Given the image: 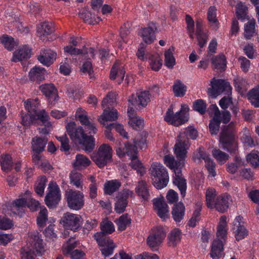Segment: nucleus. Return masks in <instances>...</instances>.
Here are the masks:
<instances>
[{"label": "nucleus", "mask_w": 259, "mask_h": 259, "mask_svg": "<svg viewBox=\"0 0 259 259\" xmlns=\"http://www.w3.org/2000/svg\"><path fill=\"white\" fill-rule=\"evenodd\" d=\"M39 105L38 99H29L24 103L25 109L27 112L37 116V109Z\"/></svg>", "instance_id": "32"}, {"label": "nucleus", "mask_w": 259, "mask_h": 259, "mask_svg": "<svg viewBox=\"0 0 259 259\" xmlns=\"http://www.w3.org/2000/svg\"><path fill=\"white\" fill-rule=\"evenodd\" d=\"M27 201L25 198H20L15 200L12 203V210L16 211L22 212L23 208L27 206Z\"/></svg>", "instance_id": "49"}, {"label": "nucleus", "mask_w": 259, "mask_h": 259, "mask_svg": "<svg viewBox=\"0 0 259 259\" xmlns=\"http://www.w3.org/2000/svg\"><path fill=\"white\" fill-rule=\"evenodd\" d=\"M181 107V110L175 114L172 109L169 108L164 117L165 121L174 126H179L187 121L189 117L186 113L189 111V108L185 105H182Z\"/></svg>", "instance_id": "6"}, {"label": "nucleus", "mask_w": 259, "mask_h": 259, "mask_svg": "<svg viewBox=\"0 0 259 259\" xmlns=\"http://www.w3.org/2000/svg\"><path fill=\"white\" fill-rule=\"evenodd\" d=\"M121 186V183L117 180L109 181L104 184V193L106 194L111 195L117 191Z\"/></svg>", "instance_id": "30"}, {"label": "nucleus", "mask_w": 259, "mask_h": 259, "mask_svg": "<svg viewBox=\"0 0 259 259\" xmlns=\"http://www.w3.org/2000/svg\"><path fill=\"white\" fill-rule=\"evenodd\" d=\"M213 156L221 164L225 163L229 158V155L220 149H214L212 151Z\"/></svg>", "instance_id": "48"}, {"label": "nucleus", "mask_w": 259, "mask_h": 259, "mask_svg": "<svg viewBox=\"0 0 259 259\" xmlns=\"http://www.w3.org/2000/svg\"><path fill=\"white\" fill-rule=\"evenodd\" d=\"M188 136L192 140L196 139L198 137L197 130L193 127H189L177 137V143L174 149L176 157L180 160L186 158L187 150L190 145Z\"/></svg>", "instance_id": "3"}, {"label": "nucleus", "mask_w": 259, "mask_h": 259, "mask_svg": "<svg viewBox=\"0 0 259 259\" xmlns=\"http://www.w3.org/2000/svg\"><path fill=\"white\" fill-rule=\"evenodd\" d=\"M193 109L201 114H203L206 112V104L202 99L195 101L193 103Z\"/></svg>", "instance_id": "56"}, {"label": "nucleus", "mask_w": 259, "mask_h": 259, "mask_svg": "<svg viewBox=\"0 0 259 259\" xmlns=\"http://www.w3.org/2000/svg\"><path fill=\"white\" fill-rule=\"evenodd\" d=\"M11 158V156L9 154L1 155L0 161L3 170L8 171L12 169L13 162Z\"/></svg>", "instance_id": "44"}, {"label": "nucleus", "mask_w": 259, "mask_h": 259, "mask_svg": "<svg viewBox=\"0 0 259 259\" xmlns=\"http://www.w3.org/2000/svg\"><path fill=\"white\" fill-rule=\"evenodd\" d=\"M45 68L35 66L29 73V78L31 81H35L39 84L40 81L45 79Z\"/></svg>", "instance_id": "24"}, {"label": "nucleus", "mask_w": 259, "mask_h": 259, "mask_svg": "<svg viewBox=\"0 0 259 259\" xmlns=\"http://www.w3.org/2000/svg\"><path fill=\"white\" fill-rule=\"evenodd\" d=\"M91 161L85 155L78 154L72 163L73 167L75 169L80 170L85 168L90 165Z\"/></svg>", "instance_id": "26"}, {"label": "nucleus", "mask_w": 259, "mask_h": 259, "mask_svg": "<svg viewBox=\"0 0 259 259\" xmlns=\"http://www.w3.org/2000/svg\"><path fill=\"white\" fill-rule=\"evenodd\" d=\"M137 97L139 101L138 105H141L143 107H145L150 101L149 91L142 92L139 94L137 93Z\"/></svg>", "instance_id": "52"}, {"label": "nucleus", "mask_w": 259, "mask_h": 259, "mask_svg": "<svg viewBox=\"0 0 259 259\" xmlns=\"http://www.w3.org/2000/svg\"><path fill=\"white\" fill-rule=\"evenodd\" d=\"M137 149L138 147L135 143L132 144L127 141L124 143V147L122 149L120 147L117 148L116 149L117 155L120 157H122L125 154L129 155L132 160H136L137 159Z\"/></svg>", "instance_id": "15"}, {"label": "nucleus", "mask_w": 259, "mask_h": 259, "mask_svg": "<svg viewBox=\"0 0 259 259\" xmlns=\"http://www.w3.org/2000/svg\"><path fill=\"white\" fill-rule=\"evenodd\" d=\"M48 189L49 192L45 199V203L49 208H55L61 200L59 188L56 183L51 182L49 184Z\"/></svg>", "instance_id": "9"}, {"label": "nucleus", "mask_w": 259, "mask_h": 259, "mask_svg": "<svg viewBox=\"0 0 259 259\" xmlns=\"http://www.w3.org/2000/svg\"><path fill=\"white\" fill-rule=\"evenodd\" d=\"M29 236L31 239V244L32 248L35 249L37 254L41 255L44 246L42 239L40 238L39 233L37 231L30 232Z\"/></svg>", "instance_id": "21"}, {"label": "nucleus", "mask_w": 259, "mask_h": 259, "mask_svg": "<svg viewBox=\"0 0 259 259\" xmlns=\"http://www.w3.org/2000/svg\"><path fill=\"white\" fill-rule=\"evenodd\" d=\"M66 132L70 140L76 145H81L88 153L92 152L95 147V140L93 136L88 135L82 126H76L75 122L71 121L66 125Z\"/></svg>", "instance_id": "1"}, {"label": "nucleus", "mask_w": 259, "mask_h": 259, "mask_svg": "<svg viewBox=\"0 0 259 259\" xmlns=\"http://www.w3.org/2000/svg\"><path fill=\"white\" fill-rule=\"evenodd\" d=\"M57 140L61 143L60 149L62 151L67 152L70 149V146L69 145V139L66 134L62 136L57 137Z\"/></svg>", "instance_id": "63"}, {"label": "nucleus", "mask_w": 259, "mask_h": 259, "mask_svg": "<svg viewBox=\"0 0 259 259\" xmlns=\"http://www.w3.org/2000/svg\"><path fill=\"white\" fill-rule=\"evenodd\" d=\"M166 236V233L163 228L158 227L153 229L147 238L148 245L151 248L159 246Z\"/></svg>", "instance_id": "11"}, {"label": "nucleus", "mask_w": 259, "mask_h": 259, "mask_svg": "<svg viewBox=\"0 0 259 259\" xmlns=\"http://www.w3.org/2000/svg\"><path fill=\"white\" fill-rule=\"evenodd\" d=\"M212 63L214 68L218 70H224L226 66V58L224 55L218 56L212 58Z\"/></svg>", "instance_id": "42"}, {"label": "nucleus", "mask_w": 259, "mask_h": 259, "mask_svg": "<svg viewBox=\"0 0 259 259\" xmlns=\"http://www.w3.org/2000/svg\"><path fill=\"white\" fill-rule=\"evenodd\" d=\"M216 191L214 189L209 188L205 193L206 204L210 209L214 208V204L217 199Z\"/></svg>", "instance_id": "34"}, {"label": "nucleus", "mask_w": 259, "mask_h": 259, "mask_svg": "<svg viewBox=\"0 0 259 259\" xmlns=\"http://www.w3.org/2000/svg\"><path fill=\"white\" fill-rule=\"evenodd\" d=\"M224 244L222 241L215 239L212 243L210 252V257L212 259H220L223 256Z\"/></svg>", "instance_id": "20"}, {"label": "nucleus", "mask_w": 259, "mask_h": 259, "mask_svg": "<svg viewBox=\"0 0 259 259\" xmlns=\"http://www.w3.org/2000/svg\"><path fill=\"white\" fill-rule=\"evenodd\" d=\"M185 206L182 202L174 204L171 210L172 218L176 222H180L184 218Z\"/></svg>", "instance_id": "22"}, {"label": "nucleus", "mask_w": 259, "mask_h": 259, "mask_svg": "<svg viewBox=\"0 0 259 259\" xmlns=\"http://www.w3.org/2000/svg\"><path fill=\"white\" fill-rule=\"evenodd\" d=\"M132 162L130 164L131 167L136 169L138 174L140 175L141 176H143L145 172L146 169L145 167L143 165L141 161L139 160H132Z\"/></svg>", "instance_id": "59"}, {"label": "nucleus", "mask_w": 259, "mask_h": 259, "mask_svg": "<svg viewBox=\"0 0 259 259\" xmlns=\"http://www.w3.org/2000/svg\"><path fill=\"white\" fill-rule=\"evenodd\" d=\"M151 175L154 177L153 184L158 189L165 187L168 182L169 177L166 169L160 163H155L150 168Z\"/></svg>", "instance_id": "4"}, {"label": "nucleus", "mask_w": 259, "mask_h": 259, "mask_svg": "<svg viewBox=\"0 0 259 259\" xmlns=\"http://www.w3.org/2000/svg\"><path fill=\"white\" fill-rule=\"evenodd\" d=\"M154 209L157 211V215L162 220H165L169 217V210L167 204L164 198L155 199L153 201Z\"/></svg>", "instance_id": "16"}, {"label": "nucleus", "mask_w": 259, "mask_h": 259, "mask_svg": "<svg viewBox=\"0 0 259 259\" xmlns=\"http://www.w3.org/2000/svg\"><path fill=\"white\" fill-rule=\"evenodd\" d=\"M231 199L230 195L219 196L217 197L214 204V208L221 213L225 212L229 207V200Z\"/></svg>", "instance_id": "23"}, {"label": "nucleus", "mask_w": 259, "mask_h": 259, "mask_svg": "<svg viewBox=\"0 0 259 259\" xmlns=\"http://www.w3.org/2000/svg\"><path fill=\"white\" fill-rule=\"evenodd\" d=\"M237 230L235 232V238L237 241L244 238L247 235L248 231L243 225L237 226Z\"/></svg>", "instance_id": "64"}, {"label": "nucleus", "mask_w": 259, "mask_h": 259, "mask_svg": "<svg viewBox=\"0 0 259 259\" xmlns=\"http://www.w3.org/2000/svg\"><path fill=\"white\" fill-rule=\"evenodd\" d=\"M186 88V86L180 80H177L172 87L173 92L177 97H183L185 94Z\"/></svg>", "instance_id": "45"}, {"label": "nucleus", "mask_w": 259, "mask_h": 259, "mask_svg": "<svg viewBox=\"0 0 259 259\" xmlns=\"http://www.w3.org/2000/svg\"><path fill=\"white\" fill-rule=\"evenodd\" d=\"M255 20L253 19L247 22L244 26V37L250 39L255 33Z\"/></svg>", "instance_id": "43"}, {"label": "nucleus", "mask_w": 259, "mask_h": 259, "mask_svg": "<svg viewBox=\"0 0 259 259\" xmlns=\"http://www.w3.org/2000/svg\"><path fill=\"white\" fill-rule=\"evenodd\" d=\"M236 133V123L232 121L222 126L219 135V142L222 148L231 153H235L238 149Z\"/></svg>", "instance_id": "2"}, {"label": "nucleus", "mask_w": 259, "mask_h": 259, "mask_svg": "<svg viewBox=\"0 0 259 259\" xmlns=\"http://www.w3.org/2000/svg\"><path fill=\"white\" fill-rule=\"evenodd\" d=\"M70 183L78 188L81 186L82 175L80 173L72 171L70 174Z\"/></svg>", "instance_id": "55"}, {"label": "nucleus", "mask_w": 259, "mask_h": 259, "mask_svg": "<svg viewBox=\"0 0 259 259\" xmlns=\"http://www.w3.org/2000/svg\"><path fill=\"white\" fill-rule=\"evenodd\" d=\"M147 133L145 131L138 133L133 139V143L136 144L139 148H146L147 147Z\"/></svg>", "instance_id": "33"}, {"label": "nucleus", "mask_w": 259, "mask_h": 259, "mask_svg": "<svg viewBox=\"0 0 259 259\" xmlns=\"http://www.w3.org/2000/svg\"><path fill=\"white\" fill-rule=\"evenodd\" d=\"M136 192L143 200H148L149 197V193L145 181L142 180L138 182L136 188Z\"/></svg>", "instance_id": "29"}, {"label": "nucleus", "mask_w": 259, "mask_h": 259, "mask_svg": "<svg viewBox=\"0 0 259 259\" xmlns=\"http://www.w3.org/2000/svg\"><path fill=\"white\" fill-rule=\"evenodd\" d=\"M81 217L78 214L67 212L62 219L64 227L66 229L76 231L80 227Z\"/></svg>", "instance_id": "14"}, {"label": "nucleus", "mask_w": 259, "mask_h": 259, "mask_svg": "<svg viewBox=\"0 0 259 259\" xmlns=\"http://www.w3.org/2000/svg\"><path fill=\"white\" fill-rule=\"evenodd\" d=\"M174 50V47H171L166 51L164 54L165 65L170 68H172L175 64V59L172 52Z\"/></svg>", "instance_id": "50"}, {"label": "nucleus", "mask_w": 259, "mask_h": 259, "mask_svg": "<svg viewBox=\"0 0 259 259\" xmlns=\"http://www.w3.org/2000/svg\"><path fill=\"white\" fill-rule=\"evenodd\" d=\"M40 32L42 33L39 37H41L42 36H44L46 35H49L53 33L55 31L54 27L52 26L51 23L49 22H44L43 23L40 27ZM40 32V31H38Z\"/></svg>", "instance_id": "58"}, {"label": "nucleus", "mask_w": 259, "mask_h": 259, "mask_svg": "<svg viewBox=\"0 0 259 259\" xmlns=\"http://www.w3.org/2000/svg\"><path fill=\"white\" fill-rule=\"evenodd\" d=\"M57 54L51 50H46L41 52L37 56L38 60L47 66L51 65L56 60Z\"/></svg>", "instance_id": "19"}, {"label": "nucleus", "mask_w": 259, "mask_h": 259, "mask_svg": "<svg viewBox=\"0 0 259 259\" xmlns=\"http://www.w3.org/2000/svg\"><path fill=\"white\" fill-rule=\"evenodd\" d=\"M117 96V95L115 92H109L106 96L103 99L102 107L104 108L105 107L112 106L113 103L116 102Z\"/></svg>", "instance_id": "47"}, {"label": "nucleus", "mask_w": 259, "mask_h": 259, "mask_svg": "<svg viewBox=\"0 0 259 259\" xmlns=\"http://www.w3.org/2000/svg\"><path fill=\"white\" fill-rule=\"evenodd\" d=\"M221 122V118H212L210 120L209 128L212 135L216 136L219 131Z\"/></svg>", "instance_id": "46"}, {"label": "nucleus", "mask_w": 259, "mask_h": 259, "mask_svg": "<svg viewBox=\"0 0 259 259\" xmlns=\"http://www.w3.org/2000/svg\"><path fill=\"white\" fill-rule=\"evenodd\" d=\"M39 89L50 100L53 99V101H55L58 97L57 89L52 83L42 84L39 86Z\"/></svg>", "instance_id": "27"}, {"label": "nucleus", "mask_w": 259, "mask_h": 259, "mask_svg": "<svg viewBox=\"0 0 259 259\" xmlns=\"http://www.w3.org/2000/svg\"><path fill=\"white\" fill-rule=\"evenodd\" d=\"M47 179L46 176H41L37 180L34 187L35 193L42 196L44 193V189L46 185Z\"/></svg>", "instance_id": "41"}, {"label": "nucleus", "mask_w": 259, "mask_h": 259, "mask_svg": "<svg viewBox=\"0 0 259 259\" xmlns=\"http://www.w3.org/2000/svg\"><path fill=\"white\" fill-rule=\"evenodd\" d=\"M36 116L27 111V112L22 111L21 112V123L24 126H29L36 120Z\"/></svg>", "instance_id": "37"}, {"label": "nucleus", "mask_w": 259, "mask_h": 259, "mask_svg": "<svg viewBox=\"0 0 259 259\" xmlns=\"http://www.w3.org/2000/svg\"><path fill=\"white\" fill-rule=\"evenodd\" d=\"M181 232L178 229L172 230L168 236V244L170 246H175L180 241Z\"/></svg>", "instance_id": "38"}, {"label": "nucleus", "mask_w": 259, "mask_h": 259, "mask_svg": "<svg viewBox=\"0 0 259 259\" xmlns=\"http://www.w3.org/2000/svg\"><path fill=\"white\" fill-rule=\"evenodd\" d=\"M179 166H176L174 169L175 177L174 179L173 183L176 185L181 192L182 197H184L186 195V181L182 177V171L178 168Z\"/></svg>", "instance_id": "18"}, {"label": "nucleus", "mask_w": 259, "mask_h": 259, "mask_svg": "<svg viewBox=\"0 0 259 259\" xmlns=\"http://www.w3.org/2000/svg\"><path fill=\"white\" fill-rule=\"evenodd\" d=\"M247 97L254 107H259V87L250 90L247 93Z\"/></svg>", "instance_id": "40"}, {"label": "nucleus", "mask_w": 259, "mask_h": 259, "mask_svg": "<svg viewBox=\"0 0 259 259\" xmlns=\"http://www.w3.org/2000/svg\"><path fill=\"white\" fill-rule=\"evenodd\" d=\"M118 113L117 110L110 106H107L104 109L102 114L99 116V122L103 125H105L107 121H114L118 119Z\"/></svg>", "instance_id": "17"}, {"label": "nucleus", "mask_w": 259, "mask_h": 259, "mask_svg": "<svg viewBox=\"0 0 259 259\" xmlns=\"http://www.w3.org/2000/svg\"><path fill=\"white\" fill-rule=\"evenodd\" d=\"M177 159L179 160V162L176 161L174 157L172 155H167L164 156L165 163L166 164V165L171 169H175L176 166H180L181 164V161L184 160L185 158L181 160L178 158Z\"/></svg>", "instance_id": "53"}, {"label": "nucleus", "mask_w": 259, "mask_h": 259, "mask_svg": "<svg viewBox=\"0 0 259 259\" xmlns=\"http://www.w3.org/2000/svg\"><path fill=\"white\" fill-rule=\"evenodd\" d=\"M67 204L71 209L78 210L84 205V195L79 191L68 189L65 192Z\"/></svg>", "instance_id": "7"}, {"label": "nucleus", "mask_w": 259, "mask_h": 259, "mask_svg": "<svg viewBox=\"0 0 259 259\" xmlns=\"http://www.w3.org/2000/svg\"><path fill=\"white\" fill-rule=\"evenodd\" d=\"M115 222L118 227V230L124 231L126 227L131 224V219L128 217V213L121 215Z\"/></svg>", "instance_id": "36"}, {"label": "nucleus", "mask_w": 259, "mask_h": 259, "mask_svg": "<svg viewBox=\"0 0 259 259\" xmlns=\"http://www.w3.org/2000/svg\"><path fill=\"white\" fill-rule=\"evenodd\" d=\"M112 149L107 144L101 145L96 152H94L91 158L100 168H102L112 160Z\"/></svg>", "instance_id": "5"}, {"label": "nucleus", "mask_w": 259, "mask_h": 259, "mask_svg": "<svg viewBox=\"0 0 259 259\" xmlns=\"http://www.w3.org/2000/svg\"><path fill=\"white\" fill-rule=\"evenodd\" d=\"M211 88L208 89L209 95L213 98L217 97L223 92L229 95L231 93L232 88L230 83L223 79H215L213 78L211 82Z\"/></svg>", "instance_id": "8"}, {"label": "nucleus", "mask_w": 259, "mask_h": 259, "mask_svg": "<svg viewBox=\"0 0 259 259\" xmlns=\"http://www.w3.org/2000/svg\"><path fill=\"white\" fill-rule=\"evenodd\" d=\"M48 211L46 208L40 210L37 218V223L39 227H44L48 220Z\"/></svg>", "instance_id": "57"}, {"label": "nucleus", "mask_w": 259, "mask_h": 259, "mask_svg": "<svg viewBox=\"0 0 259 259\" xmlns=\"http://www.w3.org/2000/svg\"><path fill=\"white\" fill-rule=\"evenodd\" d=\"M217 9L214 6H211L209 8L207 12V19L209 22L212 23L211 27L212 29L217 31L219 28V22L216 18Z\"/></svg>", "instance_id": "35"}, {"label": "nucleus", "mask_w": 259, "mask_h": 259, "mask_svg": "<svg viewBox=\"0 0 259 259\" xmlns=\"http://www.w3.org/2000/svg\"><path fill=\"white\" fill-rule=\"evenodd\" d=\"M100 229L101 231L96 234H100L106 236L112 234L115 231L113 224L108 220H104L101 223Z\"/></svg>", "instance_id": "31"}, {"label": "nucleus", "mask_w": 259, "mask_h": 259, "mask_svg": "<svg viewBox=\"0 0 259 259\" xmlns=\"http://www.w3.org/2000/svg\"><path fill=\"white\" fill-rule=\"evenodd\" d=\"M48 143L47 138L35 137L32 139L31 149L33 152L41 153L45 150V146Z\"/></svg>", "instance_id": "25"}, {"label": "nucleus", "mask_w": 259, "mask_h": 259, "mask_svg": "<svg viewBox=\"0 0 259 259\" xmlns=\"http://www.w3.org/2000/svg\"><path fill=\"white\" fill-rule=\"evenodd\" d=\"M133 195L132 191L126 189L118 193L116 196V201L115 203V211L117 213H122L125 210V208L128 204V196Z\"/></svg>", "instance_id": "13"}, {"label": "nucleus", "mask_w": 259, "mask_h": 259, "mask_svg": "<svg viewBox=\"0 0 259 259\" xmlns=\"http://www.w3.org/2000/svg\"><path fill=\"white\" fill-rule=\"evenodd\" d=\"M157 30L156 23L151 22L148 23L147 27L141 28L139 33L142 37L145 44L150 45L152 44L156 39L155 32Z\"/></svg>", "instance_id": "12"}, {"label": "nucleus", "mask_w": 259, "mask_h": 259, "mask_svg": "<svg viewBox=\"0 0 259 259\" xmlns=\"http://www.w3.org/2000/svg\"><path fill=\"white\" fill-rule=\"evenodd\" d=\"M149 60L151 69L156 71H158L162 65V59L158 56H151Z\"/></svg>", "instance_id": "54"}, {"label": "nucleus", "mask_w": 259, "mask_h": 259, "mask_svg": "<svg viewBox=\"0 0 259 259\" xmlns=\"http://www.w3.org/2000/svg\"><path fill=\"white\" fill-rule=\"evenodd\" d=\"M247 8L242 3L237 5L236 15L238 19H244L247 14Z\"/></svg>", "instance_id": "62"}, {"label": "nucleus", "mask_w": 259, "mask_h": 259, "mask_svg": "<svg viewBox=\"0 0 259 259\" xmlns=\"http://www.w3.org/2000/svg\"><path fill=\"white\" fill-rule=\"evenodd\" d=\"M31 49L26 46H23L18 51L14 53L12 61L17 62L25 59L29 58L31 56Z\"/></svg>", "instance_id": "28"}, {"label": "nucleus", "mask_w": 259, "mask_h": 259, "mask_svg": "<svg viewBox=\"0 0 259 259\" xmlns=\"http://www.w3.org/2000/svg\"><path fill=\"white\" fill-rule=\"evenodd\" d=\"M80 18L83 20L85 23H87L91 25H95L97 23L96 19L94 16L88 11H84L78 14Z\"/></svg>", "instance_id": "51"}, {"label": "nucleus", "mask_w": 259, "mask_h": 259, "mask_svg": "<svg viewBox=\"0 0 259 259\" xmlns=\"http://www.w3.org/2000/svg\"><path fill=\"white\" fill-rule=\"evenodd\" d=\"M246 160L248 163L254 167L259 166V153H251L246 156Z\"/></svg>", "instance_id": "60"}, {"label": "nucleus", "mask_w": 259, "mask_h": 259, "mask_svg": "<svg viewBox=\"0 0 259 259\" xmlns=\"http://www.w3.org/2000/svg\"><path fill=\"white\" fill-rule=\"evenodd\" d=\"M0 42L9 51L13 50L15 47L17 46V44L14 38L7 34H4L0 37Z\"/></svg>", "instance_id": "39"}, {"label": "nucleus", "mask_w": 259, "mask_h": 259, "mask_svg": "<svg viewBox=\"0 0 259 259\" xmlns=\"http://www.w3.org/2000/svg\"><path fill=\"white\" fill-rule=\"evenodd\" d=\"M94 238L98 244L100 246L103 247L101 249V251L103 255L107 256L113 253V249L116 247V245L109 237L100 234H95Z\"/></svg>", "instance_id": "10"}, {"label": "nucleus", "mask_w": 259, "mask_h": 259, "mask_svg": "<svg viewBox=\"0 0 259 259\" xmlns=\"http://www.w3.org/2000/svg\"><path fill=\"white\" fill-rule=\"evenodd\" d=\"M128 123L136 130H139L144 126V121L139 117H134L130 119Z\"/></svg>", "instance_id": "61"}]
</instances>
